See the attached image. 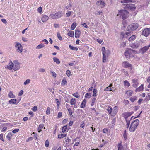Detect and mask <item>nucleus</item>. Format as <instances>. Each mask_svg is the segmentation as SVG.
Wrapping results in <instances>:
<instances>
[{
  "label": "nucleus",
  "instance_id": "39448f33",
  "mask_svg": "<svg viewBox=\"0 0 150 150\" xmlns=\"http://www.w3.org/2000/svg\"><path fill=\"white\" fill-rule=\"evenodd\" d=\"M13 69L15 71H16L18 70L20 68V64L17 60H15L13 62Z\"/></svg>",
  "mask_w": 150,
  "mask_h": 150
},
{
  "label": "nucleus",
  "instance_id": "680f3d73",
  "mask_svg": "<svg viewBox=\"0 0 150 150\" xmlns=\"http://www.w3.org/2000/svg\"><path fill=\"white\" fill-rule=\"evenodd\" d=\"M62 113L61 112H60L58 113V117L59 118H60L62 116Z\"/></svg>",
  "mask_w": 150,
  "mask_h": 150
},
{
  "label": "nucleus",
  "instance_id": "de8ad7c7",
  "mask_svg": "<svg viewBox=\"0 0 150 150\" xmlns=\"http://www.w3.org/2000/svg\"><path fill=\"white\" fill-rule=\"evenodd\" d=\"M73 95L74 97L76 98H78L79 97V95L78 93L77 92L73 94Z\"/></svg>",
  "mask_w": 150,
  "mask_h": 150
},
{
  "label": "nucleus",
  "instance_id": "ddd939ff",
  "mask_svg": "<svg viewBox=\"0 0 150 150\" xmlns=\"http://www.w3.org/2000/svg\"><path fill=\"white\" fill-rule=\"evenodd\" d=\"M57 19L59 18L63 15V13L62 11H59L55 13Z\"/></svg>",
  "mask_w": 150,
  "mask_h": 150
},
{
  "label": "nucleus",
  "instance_id": "412c9836",
  "mask_svg": "<svg viewBox=\"0 0 150 150\" xmlns=\"http://www.w3.org/2000/svg\"><path fill=\"white\" fill-rule=\"evenodd\" d=\"M67 125H65L63 126L62 129V132L63 133H64L65 132H67L68 131H66L67 129Z\"/></svg>",
  "mask_w": 150,
  "mask_h": 150
},
{
  "label": "nucleus",
  "instance_id": "6e6d98bb",
  "mask_svg": "<svg viewBox=\"0 0 150 150\" xmlns=\"http://www.w3.org/2000/svg\"><path fill=\"white\" fill-rule=\"evenodd\" d=\"M50 108L49 107H48L47 108L46 111V113L48 115L50 113Z\"/></svg>",
  "mask_w": 150,
  "mask_h": 150
},
{
  "label": "nucleus",
  "instance_id": "338daca9",
  "mask_svg": "<svg viewBox=\"0 0 150 150\" xmlns=\"http://www.w3.org/2000/svg\"><path fill=\"white\" fill-rule=\"evenodd\" d=\"M132 81L133 83H138L137 82V79H133L132 80Z\"/></svg>",
  "mask_w": 150,
  "mask_h": 150
},
{
  "label": "nucleus",
  "instance_id": "b1692460",
  "mask_svg": "<svg viewBox=\"0 0 150 150\" xmlns=\"http://www.w3.org/2000/svg\"><path fill=\"white\" fill-rule=\"evenodd\" d=\"M43 127L44 125L43 124L40 125L38 129V132H40L42 131V129L43 128Z\"/></svg>",
  "mask_w": 150,
  "mask_h": 150
},
{
  "label": "nucleus",
  "instance_id": "bf43d9fd",
  "mask_svg": "<svg viewBox=\"0 0 150 150\" xmlns=\"http://www.w3.org/2000/svg\"><path fill=\"white\" fill-rule=\"evenodd\" d=\"M71 13V11H68L67 13H66V17H68L69 16Z\"/></svg>",
  "mask_w": 150,
  "mask_h": 150
},
{
  "label": "nucleus",
  "instance_id": "4468645a",
  "mask_svg": "<svg viewBox=\"0 0 150 150\" xmlns=\"http://www.w3.org/2000/svg\"><path fill=\"white\" fill-rule=\"evenodd\" d=\"M49 19L48 16L46 15H43L41 18L42 21L44 22L46 21Z\"/></svg>",
  "mask_w": 150,
  "mask_h": 150
},
{
  "label": "nucleus",
  "instance_id": "f704fd0d",
  "mask_svg": "<svg viewBox=\"0 0 150 150\" xmlns=\"http://www.w3.org/2000/svg\"><path fill=\"white\" fill-rule=\"evenodd\" d=\"M112 85V84H111L109 86L107 87L105 89L104 91H111V85Z\"/></svg>",
  "mask_w": 150,
  "mask_h": 150
},
{
  "label": "nucleus",
  "instance_id": "473e14b6",
  "mask_svg": "<svg viewBox=\"0 0 150 150\" xmlns=\"http://www.w3.org/2000/svg\"><path fill=\"white\" fill-rule=\"evenodd\" d=\"M113 111L115 114H116L117 111V106H115L113 108Z\"/></svg>",
  "mask_w": 150,
  "mask_h": 150
},
{
  "label": "nucleus",
  "instance_id": "6e6552de",
  "mask_svg": "<svg viewBox=\"0 0 150 150\" xmlns=\"http://www.w3.org/2000/svg\"><path fill=\"white\" fill-rule=\"evenodd\" d=\"M122 66L125 68L131 67L132 65L129 64L127 61H124L122 63Z\"/></svg>",
  "mask_w": 150,
  "mask_h": 150
},
{
  "label": "nucleus",
  "instance_id": "58836bf2",
  "mask_svg": "<svg viewBox=\"0 0 150 150\" xmlns=\"http://www.w3.org/2000/svg\"><path fill=\"white\" fill-rule=\"evenodd\" d=\"M57 36L58 38L60 40H62V38L61 36L60 35V33H59L58 32L57 34Z\"/></svg>",
  "mask_w": 150,
  "mask_h": 150
},
{
  "label": "nucleus",
  "instance_id": "4be33fe9",
  "mask_svg": "<svg viewBox=\"0 0 150 150\" xmlns=\"http://www.w3.org/2000/svg\"><path fill=\"white\" fill-rule=\"evenodd\" d=\"M53 60L57 64H59L60 63L59 59L57 57H54L53 58Z\"/></svg>",
  "mask_w": 150,
  "mask_h": 150
},
{
  "label": "nucleus",
  "instance_id": "393cba45",
  "mask_svg": "<svg viewBox=\"0 0 150 150\" xmlns=\"http://www.w3.org/2000/svg\"><path fill=\"white\" fill-rule=\"evenodd\" d=\"M76 99L75 98H72L71 99L70 103L71 105H75L76 103Z\"/></svg>",
  "mask_w": 150,
  "mask_h": 150
},
{
  "label": "nucleus",
  "instance_id": "3c124183",
  "mask_svg": "<svg viewBox=\"0 0 150 150\" xmlns=\"http://www.w3.org/2000/svg\"><path fill=\"white\" fill-rule=\"evenodd\" d=\"M150 100V95H148L147 96H146L145 98V100L146 101H149Z\"/></svg>",
  "mask_w": 150,
  "mask_h": 150
},
{
  "label": "nucleus",
  "instance_id": "4d7b16f0",
  "mask_svg": "<svg viewBox=\"0 0 150 150\" xmlns=\"http://www.w3.org/2000/svg\"><path fill=\"white\" fill-rule=\"evenodd\" d=\"M140 106H135L134 107V110L135 111H137L138 109L139 108Z\"/></svg>",
  "mask_w": 150,
  "mask_h": 150
},
{
  "label": "nucleus",
  "instance_id": "4c0bfd02",
  "mask_svg": "<svg viewBox=\"0 0 150 150\" xmlns=\"http://www.w3.org/2000/svg\"><path fill=\"white\" fill-rule=\"evenodd\" d=\"M124 84L125 86L129 87L130 85V84L127 80H125L124 81Z\"/></svg>",
  "mask_w": 150,
  "mask_h": 150
},
{
  "label": "nucleus",
  "instance_id": "a19ab883",
  "mask_svg": "<svg viewBox=\"0 0 150 150\" xmlns=\"http://www.w3.org/2000/svg\"><path fill=\"white\" fill-rule=\"evenodd\" d=\"M16 43H17L15 45V47L18 48L19 47H22V45L19 43L17 42H16Z\"/></svg>",
  "mask_w": 150,
  "mask_h": 150
},
{
  "label": "nucleus",
  "instance_id": "69168bd1",
  "mask_svg": "<svg viewBox=\"0 0 150 150\" xmlns=\"http://www.w3.org/2000/svg\"><path fill=\"white\" fill-rule=\"evenodd\" d=\"M68 119H64L62 121V123L63 124H65L67 121Z\"/></svg>",
  "mask_w": 150,
  "mask_h": 150
},
{
  "label": "nucleus",
  "instance_id": "5fc2aeb1",
  "mask_svg": "<svg viewBox=\"0 0 150 150\" xmlns=\"http://www.w3.org/2000/svg\"><path fill=\"white\" fill-rule=\"evenodd\" d=\"M66 73L67 76H70L71 72L69 70H67Z\"/></svg>",
  "mask_w": 150,
  "mask_h": 150
},
{
  "label": "nucleus",
  "instance_id": "bb28decb",
  "mask_svg": "<svg viewBox=\"0 0 150 150\" xmlns=\"http://www.w3.org/2000/svg\"><path fill=\"white\" fill-rule=\"evenodd\" d=\"M68 35L71 37H74V32L72 31H69L68 33Z\"/></svg>",
  "mask_w": 150,
  "mask_h": 150
},
{
  "label": "nucleus",
  "instance_id": "774afa93",
  "mask_svg": "<svg viewBox=\"0 0 150 150\" xmlns=\"http://www.w3.org/2000/svg\"><path fill=\"white\" fill-rule=\"evenodd\" d=\"M124 103L125 105L128 104L129 103V101L127 100H124Z\"/></svg>",
  "mask_w": 150,
  "mask_h": 150
},
{
  "label": "nucleus",
  "instance_id": "f257e3e1",
  "mask_svg": "<svg viewBox=\"0 0 150 150\" xmlns=\"http://www.w3.org/2000/svg\"><path fill=\"white\" fill-rule=\"evenodd\" d=\"M139 123V121L138 119H136L133 121L130 125L129 128L130 131L132 132L134 131Z\"/></svg>",
  "mask_w": 150,
  "mask_h": 150
},
{
  "label": "nucleus",
  "instance_id": "1a4fd4ad",
  "mask_svg": "<svg viewBox=\"0 0 150 150\" xmlns=\"http://www.w3.org/2000/svg\"><path fill=\"white\" fill-rule=\"evenodd\" d=\"M133 113L134 112H125L122 114V115L125 119H127L129 117L131 116Z\"/></svg>",
  "mask_w": 150,
  "mask_h": 150
},
{
  "label": "nucleus",
  "instance_id": "c9c22d12",
  "mask_svg": "<svg viewBox=\"0 0 150 150\" xmlns=\"http://www.w3.org/2000/svg\"><path fill=\"white\" fill-rule=\"evenodd\" d=\"M126 94L128 95L129 96H131L132 94V92L131 91H127L126 92Z\"/></svg>",
  "mask_w": 150,
  "mask_h": 150
},
{
  "label": "nucleus",
  "instance_id": "dca6fc26",
  "mask_svg": "<svg viewBox=\"0 0 150 150\" xmlns=\"http://www.w3.org/2000/svg\"><path fill=\"white\" fill-rule=\"evenodd\" d=\"M143 89V85L141 84V86L138 88H137L135 90L136 92H139L142 91Z\"/></svg>",
  "mask_w": 150,
  "mask_h": 150
},
{
  "label": "nucleus",
  "instance_id": "603ef678",
  "mask_svg": "<svg viewBox=\"0 0 150 150\" xmlns=\"http://www.w3.org/2000/svg\"><path fill=\"white\" fill-rule=\"evenodd\" d=\"M115 121L116 119L115 118H114L112 119L111 122V123L112 125V126L114 125H115Z\"/></svg>",
  "mask_w": 150,
  "mask_h": 150
},
{
  "label": "nucleus",
  "instance_id": "13d9d810",
  "mask_svg": "<svg viewBox=\"0 0 150 150\" xmlns=\"http://www.w3.org/2000/svg\"><path fill=\"white\" fill-rule=\"evenodd\" d=\"M19 130V129H17L13 130L12 131V132L13 133H16L17 132H18Z\"/></svg>",
  "mask_w": 150,
  "mask_h": 150
},
{
  "label": "nucleus",
  "instance_id": "37998d69",
  "mask_svg": "<svg viewBox=\"0 0 150 150\" xmlns=\"http://www.w3.org/2000/svg\"><path fill=\"white\" fill-rule=\"evenodd\" d=\"M30 82V80L29 79H27L24 82V84L25 85H27L29 84Z\"/></svg>",
  "mask_w": 150,
  "mask_h": 150
},
{
  "label": "nucleus",
  "instance_id": "c03bdc74",
  "mask_svg": "<svg viewBox=\"0 0 150 150\" xmlns=\"http://www.w3.org/2000/svg\"><path fill=\"white\" fill-rule=\"evenodd\" d=\"M45 145L46 147H48L49 146V141L48 139L46 140L45 143Z\"/></svg>",
  "mask_w": 150,
  "mask_h": 150
},
{
  "label": "nucleus",
  "instance_id": "c85d7f7f",
  "mask_svg": "<svg viewBox=\"0 0 150 150\" xmlns=\"http://www.w3.org/2000/svg\"><path fill=\"white\" fill-rule=\"evenodd\" d=\"M76 26V23H73L71 25V29L72 30H74Z\"/></svg>",
  "mask_w": 150,
  "mask_h": 150
},
{
  "label": "nucleus",
  "instance_id": "052dcab7",
  "mask_svg": "<svg viewBox=\"0 0 150 150\" xmlns=\"http://www.w3.org/2000/svg\"><path fill=\"white\" fill-rule=\"evenodd\" d=\"M3 134H0V139L3 142H4V140L3 139Z\"/></svg>",
  "mask_w": 150,
  "mask_h": 150
},
{
  "label": "nucleus",
  "instance_id": "7ed1b4c3",
  "mask_svg": "<svg viewBox=\"0 0 150 150\" xmlns=\"http://www.w3.org/2000/svg\"><path fill=\"white\" fill-rule=\"evenodd\" d=\"M128 13V11L125 10H120L119 11V14L117 15V16L120 15L122 16V19L124 20L127 18V15Z\"/></svg>",
  "mask_w": 150,
  "mask_h": 150
},
{
  "label": "nucleus",
  "instance_id": "2f4dec72",
  "mask_svg": "<svg viewBox=\"0 0 150 150\" xmlns=\"http://www.w3.org/2000/svg\"><path fill=\"white\" fill-rule=\"evenodd\" d=\"M66 134H62L61 135L59 134L58 135V138L59 139H61L63 137H66Z\"/></svg>",
  "mask_w": 150,
  "mask_h": 150
},
{
  "label": "nucleus",
  "instance_id": "7c9ffc66",
  "mask_svg": "<svg viewBox=\"0 0 150 150\" xmlns=\"http://www.w3.org/2000/svg\"><path fill=\"white\" fill-rule=\"evenodd\" d=\"M8 96L9 97L11 98H13L15 97V96L13 95L12 91L10 92Z\"/></svg>",
  "mask_w": 150,
  "mask_h": 150
},
{
  "label": "nucleus",
  "instance_id": "e2e57ef3",
  "mask_svg": "<svg viewBox=\"0 0 150 150\" xmlns=\"http://www.w3.org/2000/svg\"><path fill=\"white\" fill-rule=\"evenodd\" d=\"M1 21L4 24H6L7 22L6 20L5 19H2L1 20Z\"/></svg>",
  "mask_w": 150,
  "mask_h": 150
},
{
  "label": "nucleus",
  "instance_id": "49530a36",
  "mask_svg": "<svg viewBox=\"0 0 150 150\" xmlns=\"http://www.w3.org/2000/svg\"><path fill=\"white\" fill-rule=\"evenodd\" d=\"M22 48V47H19V48L18 47L17 49V51L18 52H20V53L22 52L23 50Z\"/></svg>",
  "mask_w": 150,
  "mask_h": 150
},
{
  "label": "nucleus",
  "instance_id": "0eeeda50",
  "mask_svg": "<svg viewBox=\"0 0 150 150\" xmlns=\"http://www.w3.org/2000/svg\"><path fill=\"white\" fill-rule=\"evenodd\" d=\"M150 33V29L149 28H146L144 29L142 32V34L145 36H148Z\"/></svg>",
  "mask_w": 150,
  "mask_h": 150
},
{
  "label": "nucleus",
  "instance_id": "ea45409f",
  "mask_svg": "<svg viewBox=\"0 0 150 150\" xmlns=\"http://www.w3.org/2000/svg\"><path fill=\"white\" fill-rule=\"evenodd\" d=\"M98 3H99L100 4L102 5L103 6H105V3L103 1H98Z\"/></svg>",
  "mask_w": 150,
  "mask_h": 150
},
{
  "label": "nucleus",
  "instance_id": "423d86ee",
  "mask_svg": "<svg viewBox=\"0 0 150 150\" xmlns=\"http://www.w3.org/2000/svg\"><path fill=\"white\" fill-rule=\"evenodd\" d=\"M102 54H103V62H105L106 61V52L105 47H103L102 48Z\"/></svg>",
  "mask_w": 150,
  "mask_h": 150
},
{
  "label": "nucleus",
  "instance_id": "f3484780",
  "mask_svg": "<svg viewBox=\"0 0 150 150\" xmlns=\"http://www.w3.org/2000/svg\"><path fill=\"white\" fill-rule=\"evenodd\" d=\"M122 142H120L118 145V150H123V147L121 144Z\"/></svg>",
  "mask_w": 150,
  "mask_h": 150
},
{
  "label": "nucleus",
  "instance_id": "6ab92c4d",
  "mask_svg": "<svg viewBox=\"0 0 150 150\" xmlns=\"http://www.w3.org/2000/svg\"><path fill=\"white\" fill-rule=\"evenodd\" d=\"M13 134L11 132H9L7 135L6 136V138L8 139L9 141L11 140V138L12 137V136Z\"/></svg>",
  "mask_w": 150,
  "mask_h": 150
},
{
  "label": "nucleus",
  "instance_id": "c756f323",
  "mask_svg": "<svg viewBox=\"0 0 150 150\" xmlns=\"http://www.w3.org/2000/svg\"><path fill=\"white\" fill-rule=\"evenodd\" d=\"M45 46L44 44H41L38 45L36 47V49H40L43 47Z\"/></svg>",
  "mask_w": 150,
  "mask_h": 150
},
{
  "label": "nucleus",
  "instance_id": "9b49d317",
  "mask_svg": "<svg viewBox=\"0 0 150 150\" xmlns=\"http://www.w3.org/2000/svg\"><path fill=\"white\" fill-rule=\"evenodd\" d=\"M81 34V32L80 30L76 29L75 32V36L76 38H79Z\"/></svg>",
  "mask_w": 150,
  "mask_h": 150
},
{
  "label": "nucleus",
  "instance_id": "09e8293b",
  "mask_svg": "<svg viewBox=\"0 0 150 150\" xmlns=\"http://www.w3.org/2000/svg\"><path fill=\"white\" fill-rule=\"evenodd\" d=\"M107 110L108 111V112L109 114H110L111 113L112 110V108H111L110 107H109L107 109Z\"/></svg>",
  "mask_w": 150,
  "mask_h": 150
},
{
  "label": "nucleus",
  "instance_id": "a211bd4d",
  "mask_svg": "<svg viewBox=\"0 0 150 150\" xmlns=\"http://www.w3.org/2000/svg\"><path fill=\"white\" fill-rule=\"evenodd\" d=\"M7 66L8 68L9 69L11 70L12 69H13V63L12 62H11V63H9Z\"/></svg>",
  "mask_w": 150,
  "mask_h": 150
},
{
  "label": "nucleus",
  "instance_id": "79ce46f5",
  "mask_svg": "<svg viewBox=\"0 0 150 150\" xmlns=\"http://www.w3.org/2000/svg\"><path fill=\"white\" fill-rule=\"evenodd\" d=\"M93 96L95 97L96 96V93L97 92V90L96 89H94L93 91Z\"/></svg>",
  "mask_w": 150,
  "mask_h": 150
},
{
  "label": "nucleus",
  "instance_id": "20e7f679",
  "mask_svg": "<svg viewBox=\"0 0 150 150\" xmlns=\"http://www.w3.org/2000/svg\"><path fill=\"white\" fill-rule=\"evenodd\" d=\"M138 27V25L137 23H132L127 26V30L129 31L134 30L137 29Z\"/></svg>",
  "mask_w": 150,
  "mask_h": 150
},
{
  "label": "nucleus",
  "instance_id": "aec40b11",
  "mask_svg": "<svg viewBox=\"0 0 150 150\" xmlns=\"http://www.w3.org/2000/svg\"><path fill=\"white\" fill-rule=\"evenodd\" d=\"M17 100L15 99H11L9 101V103L10 104H16Z\"/></svg>",
  "mask_w": 150,
  "mask_h": 150
},
{
  "label": "nucleus",
  "instance_id": "72a5a7b5",
  "mask_svg": "<svg viewBox=\"0 0 150 150\" xmlns=\"http://www.w3.org/2000/svg\"><path fill=\"white\" fill-rule=\"evenodd\" d=\"M67 82L66 79H64L62 81L61 84L62 86H64L67 84Z\"/></svg>",
  "mask_w": 150,
  "mask_h": 150
},
{
  "label": "nucleus",
  "instance_id": "a18cd8bd",
  "mask_svg": "<svg viewBox=\"0 0 150 150\" xmlns=\"http://www.w3.org/2000/svg\"><path fill=\"white\" fill-rule=\"evenodd\" d=\"M50 16L51 18H52L53 19H57L56 16L55 15V14H52L50 15Z\"/></svg>",
  "mask_w": 150,
  "mask_h": 150
},
{
  "label": "nucleus",
  "instance_id": "2eb2a0df",
  "mask_svg": "<svg viewBox=\"0 0 150 150\" xmlns=\"http://www.w3.org/2000/svg\"><path fill=\"white\" fill-rule=\"evenodd\" d=\"M86 99H84L83 101L81 103L80 107L81 108H83L86 106Z\"/></svg>",
  "mask_w": 150,
  "mask_h": 150
},
{
  "label": "nucleus",
  "instance_id": "a878e982",
  "mask_svg": "<svg viewBox=\"0 0 150 150\" xmlns=\"http://www.w3.org/2000/svg\"><path fill=\"white\" fill-rule=\"evenodd\" d=\"M91 97V94L90 93H87L85 96V98H90Z\"/></svg>",
  "mask_w": 150,
  "mask_h": 150
},
{
  "label": "nucleus",
  "instance_id": "8fccbe9b",
  "mask_svg": "<svg viewBox=\"0 0 150 150\" xmlns=\"http://www.w3.org/2000/svg\"><path fill=\"white\" fill-rule=\"evenodd\" d=\"M38 109V107L37 106H34L32 108V110L34 112H36Z\"/></svg>",
  "mask_w": 150,
  "mask_h": 150
},
{
  "label": "nucleus",
  "instance_id": "f03ea898",
  "mask_svg": "<svg viewBox=\"0 0 150 150\" xmlns=\"http://www.w3.org/2000/svg\"><path fill=\"white\" fill-rule=\"evenodd\" d=\"M136 51L133 49H128L127 51L125 52L124 54L125 56L128 58L129 57H134V55L133 54L135 53Z\"/></svg>",
  "mask_w": 150,
  "mask_h": 150
},
{
  "label": "nucleus",
  "instance_id": "864d4df0",
  "mask_svg": "<svg viewBox=\"0 0 150 150\" xmlns=\"http://www.w3.org/2000/svg\"><path fill=\"white\" fill-rule=\"evenodd\" d=\"M67 110L69 113V115L71 116L72 114L71 109V108H68V109Z\"/></svg>",
  "mask_w": 150,
  "mask_h": 150
},
{
  "label": "nucleus",
  "instance_id": "0e129e2a",
  "mask_svg": "<svg viewBox=\"0 0 150 150\" xmlns=\"http://www.w3.org/2000/svg\"><path fill=\"white\" fill-rule=\"evenodd\" d=\"M23 93V90H21L20 91V92L18 94V95L19 96H21L22 95Z\"/></svg>",
  "mask_w": 150,
  "mask_h": 150
},
{
  "label": "nucleus",
  "instance_id": "5701e85b",
  "mask_svg": "<svg viewBox=\"0 0 150 150\" xmlns=\"http://www.w3.org/2000/svg\"><path fill=\"white\" fill-rule=\"evenodd\" d=\"M136 38V36L135 35H133L131 36L128 39V40L129 41H131L134 40H135Z\"/></svg>",
  "mask_w": 150,
  "mask_h": 150
},
{
  "label": "nucleus",
  "instance_id": "9d476101",
  "mask_svg": "<svg viewBox=\"0 0 150 150\" xmlns=\"http://www.w3.org/2000/svg\"><path fill=\"white\" fill-rule=\"evenodd\" d=\"M150 47V44L148 46H145L143 48H141L140 49V51L142 54L144 53L149 49Z\"/></svg>",
  "mask_w": 150,
  "mask_h": 150
},
{
  "label": "nucleus",
  "instance_id": "cd10ccee",
  "mask_svg": "<svg viewBox=\"0 0 150 150\" xmlns=\"http://www.w3.org/2000/svg\"><path fill=\"white\" fill-rule=\"evenodd\" d=\"M69 47L71 50L77 51L78 50V48L76 47H74L71 46V45H69Z\"/></svg>",
  "mask_w": 150,
  "mask_h": 150
},
{
  "label": "nucleus",
  "instance_id": "f8f14e48",
  "mask_svg": "<svg viewBox=\"0 0 150 150\" xmlns=\"http://www.w3.org/2000/svg\"><path fill=\"white\" fill-rule=\"evenodd\" d=\"M126 6L127 8L131 10H134L136 8L133 4H126Z\"/></svg>",
  "mask_w": 150,
  "mask_h": 150
},
{
  "label": "nucleus",
  "instance_id": "e433bc0d",
  "mask_svg": "<svg viewBox=\"0 0 150 150\" xmlns=\"http://www.w3.org/2000/svg\"><path fill=\"white\" fill-rule=\"evenodd\" d=\"M130 100L132 102H133L137 100V98L136 97H131L130 98Z\"/></svg>",
  "mask_w": 150,
  "mask_h": 150
}]
</instances>
